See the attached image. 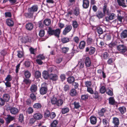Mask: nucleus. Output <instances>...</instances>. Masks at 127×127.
<instances>
[{"label": "nucleus", "mask_w": 127, "mask_h": 127, "mask_svg": "<svg viewBox=\"0 0 127 127\" xmlns=\"http://www.w3.org/2000/svg\"><path fill=\"white\" fill-rule=\"evenodd\" d=\"M73 40L76 43H78L79 41V38L77 36L74 37L73 38Z\"/></svg>", "instance_id": "obj_64"}, {"label": "nucleus", "mask_w": 127, "mask_h": 127, "mask_svg": "<svg viewBox=\"0 0 127 127\" xmlns=\"http://www.w3.org/2000/svg\"><path fill=\"white\" fill-rule=\"evenodd\" d=\"M27 112L29 114H31L33 112V110L32 107H30L28 108Z\"/></svg>", "instance_id": "obj_55"}, {"label": "nucleus", "mask_w": 127, "mask_h": 127, "mask_svg": "<svg viewBox=\"0 0 127 127\" xmlns=\"http://www.w3.org/2000/svg\"><path fill=\"white\" fill-rule=\"evenodd\" d=\"M103 13L105 15L106 13L107 15L109 13V10L107 8V6L106 4H105L103 7Z\"/></svg>", "instance_id": "obj_17"}, {"label": "nucleus", "mask_w": 127, "mask_h": 127, "mask_svg": "<svg viewBox=\"0 0 127 127\" xmlns=\"http://www.w3.org/2000/svg\"><path fill=\"white\" fill-rule=\"evenodd\" d=\"M6 23L7 25L9 26H12L14 25V22L13 21L10 19L6 20Z\"/></svg>", "instance_id": "obj_22"}, {"label": "nucleus", "mask_w": 127, "mask_h": 127, "mask_svg": "<svg viewBox=\"0 0 127 127\" xmlns=\"http://www.w3.org/2000/svg\"><path fill=\"white\" fill-rule=\"evenodd\" d=\"M119 111L122 114L124 113L126 111V108L124 106L120 107L119 108Z\"/></svg>", "instance_id": "obj_33"}, {"label": "nucleus", "mask_w": 127, "mask_h": 127, "mask_svg": "<svg viewBox=\"0 0 127 127\" xmlns=\"http://www.w3.org/2000/svg\"><path fill=\"white\" fill-rule=\"evenodd\" d=\"M60 32L61 30L59 29L53 30L50 27H49L48 31V33L49 34L54 35L58 38L59 37Z\"/></svg>", "instance_id": "obj_2"}, {"label": "nucleus", "mask_w": 127, "mask_h": 127, "mask_svg": "<svg viewBox=\"0 0 127 127\" xmlns=\"http://www.w3.org/2000/svg\"><path fill=\"white\" fill-rule=\"evenodd\" d=\"M69 86L68 85H65L63 89L64 91L66 92L69 90Z\"/></svg>", "instance_id": "obj_60"}, {"label": "nucleus", "mask_w": 127, "mask_h": 127, "mask_svg": "<svg viewBox=\"0 0 127 127\" xmlns=\"http://www.w3.org/2000/svg\"><path fill=\"white\" fill-rule=\"evenodd\" d=\"M29 50L31 54H34L35 52L36 51V49H34L32 47H31L30 48Z\"/></svg>", "instance_id": "obj_48"}, {"label": "nucleus", "mask_w": 127, "mask_h": 127, "mask_svg": "<svg viewBox=\"0 0 127 127\" xmlns=\"http://www.w3.org/2000/svg\"><path fill=\"white\" fill-rule=\"evenodd\" d=\"M6 110L7 111H10L11 113L13 114H16V109L15 107H7Z\"/></svg>", "instance_id": "obj_9"}, {"label": "nucleus", "mask_w": 127, "mask_h": 127, "mask_svg": "<svg viewBox=\"0 0 127 127\" xmlns=\"http://www.w3.org/2000/svg\"><path fill=\"white\" fill-rule=\"evenodd\" d=\"M97 122V119L96 117L93 116H91L90 118V122L92 124H95Z\"/></svg>", "instance_id": "obj_18"}, {"label": "nucleus", "mask_w": 127, "mask_h": 127, "mask_svg": "<svg viewBox=\"0 0 127 127\" xmlns=\"http://www.w3.org/2000/svg\"><path fill=\"white\" fill-rule=\"evenodd\" d=\"M34 13L33 12H29V13H26L25 15L26 16H27V17L29 18H32L33 17V14Z\"/></svg>", "instance_id": "obj_43"}, {"label": "nucleus", "mask_w": 127, "mask_h": 127, "mask_svg": "<svg viewBox=\"0 0 127 127\" xmlns=\"http://www.w3.org/2000/svg\"><path fill=\"white\" fill-rule=\"evenodd\" d=\"M33 106L34 108L39 109L40 108L42 107V106L40 103H35L33 105Z\"/></svg>", "instance_id": "obj_31"}, {"label": "nucleus", "mask_w": 127, "mask_h": 127, "mask_svg": "<svg viewBox=\"0 0 127 127\" xmlns=\"http://www.w3.org/2000/svg\"><path fill=\"white\" fill-rule=\"evenodd\" d=\"M97 31L99 34H102L103 32V30L100 27H98L97 28Z\"/></svg>", "instance_id": "obj_46"}, {"label": "nucleus", "mask_w": 127, "mask_h": 127, "mask_svg": "<svg viewBox=\"0 0 127 127\" xmlns=\"http://www.w3.org/2000/svg\"><path fill=\"white\" fill-rule=\"evenodd\" d=\"M42 117V115L41 114L39 113H35L33 115V117L34 119L37 120L41 119Z\"/></svg>", "instance_id": "obj_13"}, {"label": "nucleus", "mask_w": 127, "mask_h": 127, "mask_svg": "<svg viewBox=\"0 0 127 127\" xmlns=\"http://www.w3.org/2000/svg\"><path fill=\"white\" fill-rule=\"evenodd\" d=\"M105 87L104 86H102L100 88V92L102 94L104 93L106 91Z\"/></svg>", "instance_id": "obj_61"}, {"label": "nucleus", "mask_w": 127, "mask_h": 127, "mask_svg": "<svg viewBox=\"0 0 127 127\" xmlns=\"http://www.w3.org/2000/svg\"><path fill=\"white\" fill-rule=\"evenodd\" d=\"M50 102L52 104L59 107L63 104V101L61 99H57L55 97H53L51 99Z\"/></svg>", "instance_id": "obj_1"}, {"label": "nucleus", "mask_w": 127, "mask_h": 127, "mask_svg": "<svg viewBox=\"0 0 127 127\" xmlns=\"http://www.w3.org/2000/svg\"><path fill=\"white\" fill-rule=\"evenodd\" d=\"M51 80L55 81L58 79V76L56 74H51L49 76Z\"/></svg>", "instance_id": "obj_11"}, {"label": "nucleus", "mask_w": 127, "mask_h": 127, "mask_svg": "<svg viewBox=\"0 0 127 127\" xmlns=\"http://www.w3.org/2000/svg\"><path fill=\"white\" fill-rule=\"evenodd\" d=\"M12 79V77L11 75H8L5 79V81H11Z\"/></svg>", "instance_id": "obj_51"}, {"label": "nucleus", "mask_w": 127, "mask_h": 127, "mask_svg": "<svg viewBox=\"0 0 127 127\" xmlns=\"http://www.w3.org/2000/svg\"><path fill=\"white\" fill-rule=\"evenodd\" d=\"M61 41L63 43H66L69 41V39L66 37H63L62 38Z\"/></svg>", "instance_id": "obj_38"}, {"label": "nucleus", "mask_w": 127, "mask_h": 127, "mask_svg": "<svg viewBox=\"0 0 127 127\" xmlns=\"http://www.w3.org/2000/svg\"><path fill=\"white\" fill-rule=\"evenodd\" d=\"M106 92L107 94L108 95L110 96H112L113 95V92L112 91L109 89H107L106 90Z\"/></svg>", "instance_id": "obj_49"}, {"label": "nucleus", "mask_w": 127, "mask_h": 127, "mask_svg": "<svg viewBox=\"0 0 127 127\" xmlns=\"http://www.w3.org/2000/svg\"><path fill=\"white\" fill-rule=\"evenodd\" d=\"M95 51V48L93 47H91L90 48V51L89 54L90 55H92L93 54Z\"/></svg>", "instance_id": "obj_41"}, {"label": "nucleus", "mask_w": 127, "mask_h": 127, "mask_svg": "<svg viewBox=\"0 0 127 127\" xmlns=\"http://www.w3.org/2000/svg\"><path fill=\"white\" fill-rule=\"evenodd\" d=\"M118 50L121 53H124L127 51L126 47L123 45H119L117 47Z\"/></svg>", "instance_id": "obj_4"}, {"label": "nucleus", "mask_w": 127, "mask_h": 127, "mask_svg": "<svg viewBox=\"0 0 127 127\" xmlns=\"http://www.w3.org/2000/svg\"><path fill=\"white\" fill-rule=\"evenodd\" d=\"M26 29L28 30H31L33 29V26L32 24L30 23L26 24Z\"/></svg>", "instance_id": "obj_19"}, {"label": "nucleus", "mask_w": 127, "mask_h": 127, "mask_svg": "<svg viewBox=\"0 0 127 127\" xmlns=\"http://www.w3.org/2000/svg\"><path fill=\"white\" fill-rule=\"evenodd\" d=\"M62 52L64 53H66L69 50V48L67 47H64L62 48Z\"/></svg>", "instance_id": "obj_53"}, {"label": "nucleus", "mask_w": 127, "mask_h": 127, "mask_svg": "<svg viewBox=\"0 0 127 127\" xmlns=\"http://www.w3.org/2000/svg\"><path fill=\"white\" fill-rule=\"evenodd\" d=\"M47 91V84L45 83H44L42 85V87L40 90V93L44 95L46 93Z\"/></svg>", "instance_id": "obj_3"}, {"label": "nucleus", "mask_w": 127, "mask_h": 127, "mask_svg": "<svg viewBox=\"0 0 127 127\" xmlns=\"http://www.w3.org/2000/svg\"><path fill=\"white\" fill-rule=\"evenodd\" d=\"M105 112V109L104 108H102L98 112V114L101 116H103Z\"/></svg>", "instance_id": "obj_34"}, {"label": "nucleus", "mask_w": 127, "mask_h": 127, "mask_svg": "<svg viewBox=\"0 0 127 127\" xmlns=\"http://www.w3.org/2000/svg\"><path fill=\"white\" fill-rule=\"evenodd\" d=\"M103 123L104 125L105 126V127L106 126L108 125V120L106 119H104L103 120Z\"/></svg>", "instance_id": "obj_58"}, {"label": "nucleus", "mask_w": 127, "mask_h": 127, "mask_svg": "<svg viewBox=\"0 0 127 127\" xmlns=\"http://www.w3.org/2000/svg\"><path fill=\"white\" fill-rule=\"evenodd\" d=\"M72 26L74 28H76L78 26V24L76 21H74L72 22Z\"/></svg>", "instance_id": "obj_42"}, {"label": "nucleus", "mask_w": 127, "mask_h": 127, "mask_svg": "<svg viewBox=\"0 0 127 127\" xmlns=\"http://www.w3.org/2000/svg\"><path fill=\"white\" fill-rule=\"evenodd\" d=\"M117 1L119 5L122 6L124 7H126L127 5L125 3L124 0H117Z\"/></svg>", "instance_id": "obj_20"}, {"label": "nucleus", "mask_w": 127, "mask_h": 127, "mask_svg": "<svg viewBox=\"0 0 127 127\" xmlns=\"http://www.w3.org/2000/svg\"><path fill=\"white\" fill-rule=\"evenodd\" d=\"M98 73L100 75L102 76L104 78H105L106 75L105 73L103 71H102L101 69H99L97 70Z\"/></svg>", "instance_id": "obj_27"}, {"label": "nucleus", "mask_w": 127, "mask_h": 127, "mask_svg": "<svg viewBox=\"0 0 127 127\" xmlns=\"http://www.w3.org/2000/svg\"><path fill=\"white\" fill-rule=\"evenodd\" d=\"M69 111V108L68 107L63 108L61 111L63 114H65L68 112Z\"/></svg>", "instance_id": "obj_32"}, {"label": "nucleus", "mask_w": 127, "mask_h": 127, "mask_svg": "<svg viewBox=\"0 0 127 127\" xmlns=\"http://www.w3.org/2000/svg\"><path fill=\"white\" fill-rule=\"evenodd\" d=\"M49 73L47 71H44L42 73V75L44 78L46 79H47L49 77Z\"/></svg>", "instance_id": "obj_23"}, {"label": "nucleus", "mask_w": 127, "mask_h": 127, "mask_svg": "<svg viewBox=\"0 0 127 127\" xmlns=\"http://www.w3.org/2000/svg\"><path fill=\"white\" fill-rule=\"evenodd\" d=\"M44 34L45 32L43 30H41L39 32V35L40 36L42 37L44 35Z\"/></svg>", "instance_id": "obj_57"}, {"label": "nucleus", "mask_w": 127, "mask_h": 127, "mask_svg": "<svg viewBox=\"0 0 127 127\" xmlns=\"http://www.w3.org/2000/svg\"><path fill=\"white\" fill-rule=\"evenodd\" d=\"M87 91L91 94H93L94 93V91L92 88L88 87L87 88Z\"/></svg>", "instance_id": "obj_63"}, {"label": "nucleus", "mask_w": 127, "mask_h": 127, "mask_svg": "<svg viewBox=\"0 0 127 127\" xmlns=\"http://www.w3.org/2000/svg\"><path fill=\"white\" fill-rule=\"evenodd\" d=\"M117 45V42H111L109 44L108 46L111 49L112 48L115 46Z\"/></svg>", "instance_id": "obj_39"}, {"label": "nucleus", "mask_w": 127, "mask_h": 127, "mask_svg": "<svg viewBox=\"0 0 127 127\" xmlns=\"http://www.w3.org/2000/svg\"><path fill=\"white\" fill-rule=\"evenodd\" d=\"M85 63L86 66L89 67L90 66L91 61L89 57H87L86 58Z\"/></svg>", "instance_id": "obj_15"}, {"label": "nucleus", "mask_w": 127, "mask_h": 127, "mask_svg": "<svg viewBox=\"0 0 127 127\" xmlns=\"http://www.w3.org/2000/svg\"><path fill=\"white\" fill-rule=\"evenodd\" d=\"M17 56L19 58L22 57L23 55V53L22 51H18Z\"/></svg>", "instance_id": "obj_50"}, {"label": "nucleus", "mask_w": 127, "mask_h": 127, "mask_svg": "<svg viewBox=\"0 0 127 127\" xmlns=\"http://www.w3.org/2000/svg\"><path fill=\"white\" fill-rule=\"evenodd\" d=\"M109 55L107 52L104 53L101 56L102 58L104 59H107Z\"/></svg>", "instance_id": "obj_36"}, {"label": "nucleus", "mask_w": 127, "mask_h": 127, "mask_svg": "<svg viewBox=\"0 0 127 127\" xmlns=\"http://www.w3.org/2000/svg\"><path fill=\"white\" fill-rule=\"evenodd\" d=\"M38 9L37 6L36 5L32 6V7L29 9V12H33L36 11Z\"/></svg>", "instance_id": "obj_10"}, {"label": "nucleus", "mask_w": 127, "mask_h": 127, "mask_svg": "<svg viewBox=\"0 0 127 127\" xmlns=\"http://www.w3.org/2000/svg\"><path fill=\"white\" fill-rule=\"evenodd\" d=\"M51 23V21L50 19H46L44 20L43 23L46 26H49Z\"/></svg>", "instance_id": "obj_28"}, {"label": "nucleus", "mask_w": 127, "mask_h": 127, "mask_svg": "<svg viewBox=\"0 0 127 127\" xmlns=\"http://www.w3.org/2000/svg\"><path fill=\"white\" fill-rule=\"evenodd\" d=\"M50 112L48 110H47L44 113V117L46 118L47 117L50 116Z\"/></svg>", "instance_id": "obj_52"}, {"label": "nucleus", "mask_w": 127, "mask_h": 127, "mask_svg": "<svg viewBox=\"0 0 127 127\" xmlns=\"http://www.w3.org/2000/svg\"><path fill=\"white\" fill-rule=\"evenodd\" d=\"M109 103L111 105H113L115 103V100L113 98L110 97L109 98Z\"/></svg>", "instance_id": "obj_40"}, {"label": "nucleus", "mask_w": 127, "mask_h": 127, "mask_svg": "<svg viewBox=\"0 0 127 127\" xmlns=\"http://www.w3.org/2000/svg\"><path fill=\"white\" fill-rule=\"evenodd\" d=\"M74 108L76 109H78L80 107L78 102H74Z\"/></svg>", "instance_id": "obj_54"}, {"label": "nucleus", "mask_w": 127, "mask_h": 127, "mask_svg": "<svg viewBox=\"0 0 127 127\" xmlns=\"http://www.w3.org/2000/svg\"><path fill=\"white\" fill-rule=\"evenodd\" d=\"M22 39H23L21 40V41L23 42H25L29 41V39L28 38V36H27L25 38H23Z\"/></svg>", "instance_id": "obj_59"}, {"label": "nucleus", "mask_w": 127, "mask_h": 127, "mask_svg": "<svg viewBox=\"0 0 127 127\" xmlns=\"http://www.w3.org/2000/svg\"><path fill=\"white\" fill-rule=\"evenodd\" d=\"M85 45V42L83 41H81L79 45V48L80 49H83L84 48Z\"/></svg>", "instance_id": "obj_24"}, {"label": "nucleus", "mask_w": 127, "mask_h": 127, "mask_svg": "<svg viewBox=\"0 0 127 127\" xmlns=\"http://www.w3.org/2000/svg\"><path fill=\"white\" fill-rule=\"evenodd\" d=\"M10 96L8 94H5L3 95V99L5 101H8L9 100Z\"/></svg>", "instance_id": "obj_26"}, {"label": "nucleus", "mask_w": 127, "mask_h": 127, "mask_svg": "<svg viewBox=\"0 0 127 127\" xmlns=\"http://www.w3.org/2000/svg\"><path fill=\"white\" fill-rule=\"evenodd\" d=\"M25 75L26 78H29L31 76V74L28 71H26L25 72Z\"/></svg>", "instance_id": "obj_45"}, {"label": "nucleus", "mask_w": 127, "mask_h": 127, "mask_svg": "<svg viewBox=\"0 0 127 127\" xmlns=\"http://www.w3.org/2000/svg\"><path fill=\"white\" fill-rule=\"evenodd\" d=\"M76 91L74 89H72L70 91V94L71 96H75L76 95Z\"/></svg>", "instance_id": "obj_29"}, {"label": "nucleus", "mask_w": 127, "mask_h": 127, "mask_svg": "<svg viewBox=\"0 0 127 127\" xmlns=\"http://www.w3.org/2000/svg\"><path fill=\"white\" fill-rule=\"evenodd\" d=\"M88 96L87 95H82L81 96V99L82 100H85L87 99Z\"/></svg>", "instance_id": "obj_62"}, {"label": "nucleus", "mask_w": 127, "mask_h": 127, "mask_svg": "<svg viewBox=\"0 0 127 127\" xmlns=\"http://www.w3.org/2000/svg\"><path fill=\"white\" fill-rule=\"evenodd\" d=\"M86 86L87 88L90 87L92 85V83L91 81H87L85 82Z\"/></svg>", "instance_id": "obj_47"}, {"label": "nucleus", "mask_w": 127, "mask_h": 127, "mask_svg": "<svg viewBox=\"0 0 127 127\" xmlns=\"http://www.w3.org/2000/svg\"><path fill=\"white\" fill-rule=\"evenodd\" d=\"M41 73L39 71H36L35 73V76L36 78H38L40 76Z\"/></svg>", "instance_id": "obj_56"}, {"label": "nucleus", "mask_w": 127, "mask_h": 127, "mask_svg": "<svg viewBox=\"0 0 127 127\" xmlns=\"http://www.w3.org/2000/svg\"><path fill=\"white\" fill-rule=\"evenodd\" d=\"M58 123V122L57 120H54L51 124V127H56Z\"/></svg>", "instance_id": "obj_37"}, {"label": "nucleus", "mask_w": 127, "mask_h": 127, "mask_svg": "<svg viewBox=\"0 0 127 127\" xmlns=\"http://www.w3.org/2000/svg\"><path fill=\"white\" fill-rule=\"evenodd\" d=\"M5 119L6 121V123L8 124L11 121L14 119V117L11 116L10 115H7V117L5 118Z\"/></svg>", "instance_id": "obj_7"}, {"label": "nucleus", "mask_w": 127, "mask_h": 127, "mask_svg": "<svg viewBox=\"0 0 127 127\" xmlns=\"http://www.w3.org/2000/svg\"><path fill=\"white\" fill-rule=\"evenodd\" d=\"M73 13L75 16H77L79 14V10L78 8L76 7L74 10Z\"/></svg>", "instance_id": "obj_25"}, {"label": "nucleus", "mask_w": 127, "mask_h": 127, "mask_svg": "<svg viewBox=\"0 0 127 127\" xmlns=\"http://www.w3.org/2000/svg\"><path fill=\"white\" fill-rule=\"evenodd\" d=\"M19 121L21 123H22L24 121V117L23 115L21 114L20 115L19 118Z\"/></svg>", "instance_id": "obj_44"}, {"label": "nucleus", "mask_w": 127, "mask_h": 127, "mask_svg": "<svg viewBox=\"0 0 127 127\" xmlns=\"http://www.w3.org/2000/svg\"><path fill=\"white\" fill-rule=\"evenodd\" d=\"M120 36L122 39L127 38V30H125L123 31L121 34Z\"/></svg>", "instance_id": "obj_14"}, {"label": "nucleus", "mask_w": 127, "mask_h": 127, "mask_svg": "<svg viewBox=\"0 0 127 127\" xmlns=\"http://www.w3.org/2000/svg\"><path fill=\"white\" fill-rule=\"evenodd\" d=\"M72 29V27L70 25L67 26L63 31V34L64 35L66 34L67 33L71 30Z\"/></svg>", "instance_id": "obj_5"}, {"label": "nucleus", "mask_w": 127, "mask_h": 127, "mask_svg": "<svg viewBox=\"0 0 127 127\" xmlns=\"http://www.w3.org/2000/svg\"><path fill=\"white\" fill-rule=\"evenodd\" d=\"M89 5V1L88 0H83V6L84 8H86Z\"/></svg>", "instance_id": "obj_16"}, {"label": "nucleus", "mask_w": 127, "mask_h": 127, "mask_svg": "<svg viewBox=\"0 0 127 127\" xmlns=\"http://www.w3.org/2000/svg\"><path fill=\"white\" fill-rule=\"evenodd\" d=\"M96 44H98L99 46L100 47H101L104 46V40L101 38L98 39L97 41Z\"/></svg>", "instance_id": "obj_8"}, {"label": "nucleus", "mask_w": 127, "mask_h": 127, "mask_svg": "<svg viewBox=\"0 0 127 127\" xmlns=\"http://www.w3.org/2000/svg\"><path fill=\"white\" fill-rule=\"evenodd\" d=\"M75 80L74 77L73 76L68 77L67 79V81L69 83H71L73 82Z\"/></svg>", "instance_id": "obj_30"}, {"label": "nucleus", "mask_w": 127, "mask_h": 127, "mask_svg": "<svg viewBox=\"0 0 127 127\" xmlns=\"http://www.w3.org/2000/svg\"><path fill=\"white\" fill-rule=\"evenodd\" d=\"M115 17V14L112 13L110 14L108 17H106L105 18V20L107 22H109L110 20H112L114 19Z\"/></svg>", "instance_id": "obj_6"}, {"label": "nucleus", "mask_w": 127, "mask_h": 127, "mask_svg": "<svg viewBox=\"0 0 127 127\" xmlns=\"http://www.w3.org/2000/svg\"><path fill=\"white\" fill-rule=\"evenodd\" d=\"M105 14L101 11L97 12L96 14V16L99 19L102 18Z\"/></svg>", "instance_id": "obj_12"}, {"label": "nucleus", "mask_w": 127, "mask_h": 127, "mask_svg": "<svg viewBox=\"0 0 127 127\" xmlns=\"http://www.w3.org/2000/svg\"><path fill=\"white\" fill-rule=\"evenodd\" d=\"M37 88V87L35 85H33L31 86L30 88V90L32 92H34L36 91Z\"/></svg>", "instance_id": "obj_35"}, {"label": "nucleus", "mask_w": 127, "mask_h": 127, "mask_svg": "<svg viewBox=\"0 0 127 127\" xmlns=\"http://www.w3.org/2000/svg\"><path fill=\"white\" fill-rule=\"evenodd\" d=\"M113 123L115 125H119V119L116 117L113 118Z\"/></svg>", "instance_id": "obj_21"}]
</instances>
